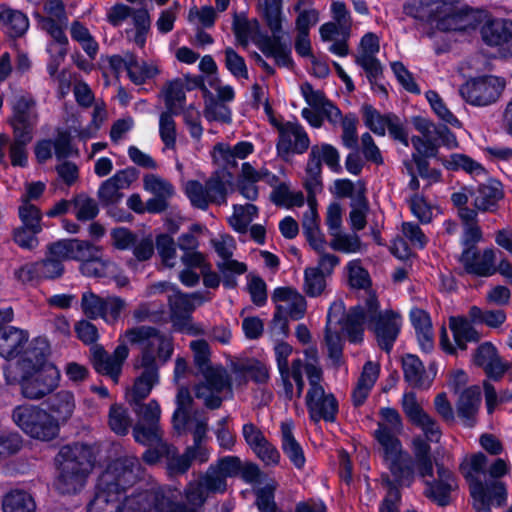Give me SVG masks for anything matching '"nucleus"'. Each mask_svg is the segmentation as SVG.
Here are the masks:
<instances>
[{
	"label": "nucleus",
	"mask_w": 512,
	"mask_h": 512,
	"mask_svg": "<svg viewBox=\"0 0 512 512\" xmlns=\"http://www.w3.org/2000/svg\"><path fill=\"white\" fill-rule=\"evenodd\" d=\"M91 352L92 364L95 370L117 383L122 372V366L129 355L127 346L125 344L118 345L112 354L107 353L100 346H94Z\"/></svg>",
	"instance_id": "22"
},
{
	"label": "nucleus",
	"mask_w": 512,
	"mask_h": 512,
	"mask_svg": "<svg viewBox=\"0 0 512 512\" xmlns=\"http://www.w3.org/2000/svg\"><path fill=\"white\" fill-rule=\"evenodd\" d=\"M471 496L476 512H490L491 504L500 506L506 501L507 491L500 481H491L486 485L476 481L471 485Z\"/></svg>",
	"instance_id": "24"
},
{
	"label": "nucleus",
	"mask_w": 512,
	"mask_h": 512,
	"mask_svg": "<svg viewBox=\"0 0 512 512\" xmlns=\"http://www.w3.org/2000/svg\"><path fill=\"white\" fill-rule=\"evenodd\" d=\"M194 361L203 380L194 387L195 397L209 409H217L224 400V394H231V378L221 365L209 364V346L204 340L190 343Z\"/></svg>",
	"instance_id": "5"
},
{
	"label": "nucleus",
	"mask_w": 512,
	"mask_h": 512,
	"mask_svg": "<svg viewBox=\"0 0 512 512\" xmlns=\"http://www.w3.org/2000/svg\"><path fill=\"white\" fill-rule=\"evenodd\" d=\"M116 265L104 257L101 250L92 260L80 264V272L87 277L106 278L116 273Z\"/></svg>",
	"instance_id": "42"
},
{
	"label": "nucleus",
	"mask_w": 512,
	"mask_h": 512,
	"mask_svg": "<svg viewBox=\"0 0 512 512\" xmlns=\"http://www.w3.org/2000/svg\"><path fill=\"white\" fill-rule=\"evenodd\" d=\"M193 402V399L191 397V394L188 390V388L182 386L178 389V393L176 395V405L177 408L174 411L172 422L173 426L177 431H182L185 429L189 410L191 407V404Z\"/></svg>",
	"instance_id": "51"
},
{
	"label": "nucleus",
	"mask_w": 512,
	"mask_h": 512,
	"mask_svg": "<svg viewBox=\"0 0 512 512\" xmlns=\"http://www.w3.org/2000/svg\"><path fill=\"white\" fill-rule=\"evenodd\" d=\"M272 301L276 304V312L272 321V333L286 335V317L299 320L306 312V300L302 294L290 287L276 288L272 294Z\"/></svg>",
	"instance_id": "13"
},
{
	"label": "nucleus",
	"mask_w": 512,
	"mask_h": 512,
	"mask_svg": "<svg viewBox=\"0 0 512 512\" xmlns=\"http://www.w3.org/2000/svg\"><path fill=\"white\" fill-rule=\"evenodd\" d=\"M108 424L111 430L118 435H126L131 426V418L126 408L114 404L110 407Z\"/></svg>",
	"instance_id": "62"
},
{
	"label": "nucleus",
	"mask_w": 512,
	"mask_h": 512,
	"mask_svg": "<svg viewBox=\"0 0 512 512\" xmlns=\"http://www.w3.org/2000/svg\"><path fill=\"white\" fill-rule=\"evenodd\" d=\"M270 198L274 204L287 208L300 207L304 204L303 193L291 191L290 183L287 180H283L273 188Z\"/></svg>",
	"instance_id": "44"
},
{
	"label": "nucleus",
	"mask_w": 512,
	"mask_h": 512,
	"mask_svg": "<svg viewBox=\"0 0 512 512\" xmlns=\"http://www.w3.org/2000/svg\"><path fill=\"white\" fill-rule=\"evenodd\" d=\"M482 39L491 46L508 43L512 38V21L506 19H493L487 21L481 29Z\"/></svg>",
	"instance_id": "34"
},
{
	"label": "nucleus",
	"mask_w": 512,
	"mask_h": 512,
	"mask_svg": "<svg viewBox=\"0 0 512 512\" xmlns=\"http://www.w3.org/2000/svg\"><path fill=\"white\" fill-rule=\"evenodd\" d=\"M165 112L179 114L185 102V91L180 80H174L167 84L164 91Z\"/></svg>",
	"instance_id": "54"
},
{
	"label": "nucleus",
	"mask_w": 512,
	"mask_h": 512,
	"mask_svg": "<svg viewBox=\"0 0 512 512\" xmlns=\"http://www.w3.org/2000/svg\"><path fill=\"white\" fill-rule=\"evenodd\" d=\"M48 413L58 422V427L66 423L76 409L75 396L71 391L60 390L47 401Z\"/></svg>",
	"instance_id": "29"
},
{
	"label": "nucleus",
	"mask_w": 512,
	"mask_h": 512,
	"mask_svg": "<svg viewBox=\"0 0 512 512\" xmlns=\"http://www.w3.org/2000/svg\"><path fill=\"white\" fill-rule=\"evenodd\" d=\"M12 109L11 125L14 135L33 138L35 127L39 121L34 99L29 96H20L14 102Z\"/></svg>",
	"instance_id": "20"
},
{
	"label": "nucleus",
	"mask_w": 512,
	"mask_h": 512,
	"mask_svg": "<svg viewBox=\"0 0 512 512\" xmlns=\"http://www.w3.org/2000/svg\"><path fill=\"white\" fill-rule=\"evenodd\" d=\"M59 474L55 482L57 490L63 494L79 492L85 485L92 470L88 451L80 446H64L57 455Z\"/></svg>",
	"instance_id": "8"
},
{
	"label": "nucleus",
	"mask_w": 512,
	"mask_h": 512,
	"mask_svg": "<svg viewBox=\"0 0 512 512\" xmlns=\"http://www.w3.org/2000/svg\"><path fill=\"white\" fill-rule=\"evenodd\" d=\"M426 99L433 109L434 113L445 123L454 127L460 126V121L457 117L447 108L439 94L433 90L426 92Z\"/></svg>",
	"instance_id": "64"
},
{
	"label": "nucleus",
	"mask_w": 512,
	"mask_h": 512,
	"mask_svg": "<svg viewBox=\"0 0 512 512\" xmlns=\"http://www.w3.org/2000/svg\"><path fill=\"white\" fill-rule=\"evenodd\" d=\"M504 79L484 76L467 81L460 88V94L469 104L487 106L496 102L505 88Z\"/></svg>",
	"instance_id": "17"
},
{
	"label": "nucleus",
	"mask_w": 512,
	"mask_h": 512,
	"mask_svg": "<svg viewBox=\"0 0 512 512\" xmlns=\"http://www.w3.org/2000/svg\"><path fill=\"white\" fill-rule=\"evenodd\" d=\"M402 368L405 380L413 387L428 388L431 380L425 372V368L421 360L413 355L407 354L402 358Z\"/></svg>",
	"instance_id": "36"
},
{
	"label": "nucleus",
	"mask_w": 512,
	"mask_h": 512,
	"mask_svg": "<svg viewBox=\"0 0 512 512\" xmlns=\"http://www.w3.org/2000/svg\"><path fill=\"white\" fill-rule=\"evenodd\" d=\"M411 144L415 149L412 154L413 160L415 161L419 174L424 175V167L426 165V159L436 156L438 146L424 140L420 136H413L411 138Z\"/></svg>",
	"instance_id": "55"
},
{
	"label": "nucleus",
	"mask_w": 512,
	"mask_h": 512,
	"mask_svg": "<svg viewBox=\"0 0 512 512\" xmlns=\"http://www.w3.org/2000/svg\"><path fill=\"white\" fill-rule=\"evenodd\" d=\"M29 27L25 14L8 7H0V28L11 37L23 35Z\"/></svg>",
	"instance_id": "37"
},
{
	"label": "nucleus",
	"mask_w": 512,
	"mask_h": 512,
	"mask_svg": "<svg viewBox=\"0 0 512 512\" xmlns=\"http://www.w3.org/2000/svg\"><path fill=\"white\" fill-rule=\"evenodd\" d=\"M72 206L74 208L75 217L79 221L85 222L93 220L99 213L97 202L85 194L76 195L72 199Z\"/></svg>",
	"instance_id": "58"
},
{
	"label": "nucleus",
	"mask_w": 512,
	"mask_h": 512,
	"mask_svg": "<svg viewBox=\"0 0 512 512\" xmlns=\"http://www.w3.org/2000/svg\"><path fill=\"white\" fill-rule=\"evenodd\" d=\"M20 371V390L26 399L41 400L59 386L60 371L54 364H44L39 368L28 367Z\"/></svg>",
	"instance_id": "12"
},
{
	"label": "nucleus",
	"mask_w": 512,
	"mask_h": 512,
	"mask_svg": "<svg viewBox=\"0 0 512 512\" xmlns=\"http://www.w3.org/2000/svg\"><path fill=\"white\" fill-rule=\"evenodd\" d=\"M14 423L31 438L50 441L59 433L58 422L47 410L31 404L15 407L12 412Z\"/></svg>",
	"instance_id": "11"
},
{
	"label": "nucleus",
	"mask_w": 512,
	"mask_h": 512,
	"mask_svg": "<svg viewBox=\"0 0 512 512\" xmlns=\"http://www.w3.org/2000/svg\"><path fill=\"white\" fill-rule=\"evenodd\" d=\"M327 278L320 269L306 267L304 270L303 291L312 298L324 295L328 287Z\"/></svg>",
	"instance_id": "46"
},
{
	"label": "nucleus",
	"mask_w": 512,
	"mask_h": 512,
	"mask_svg": "<svg viewBox=\"0 0 512 512\" xmlns=\"http://www.w3.org/2000/svg\"><path fill=\"white\" fill-rule=\"evenodd\" d=\"M380 50L379 38L372 32L366 33L360 40L355 63L366 74L369 82L373 84L382 74V66L377 58Z\"/></svg>",
	"instance_id": "21"
},
{
	"label": "nucleus",
	"mask_w": 512,
	"mask_h": 512,
	"mask_svg": "<svg viewBox=\"0 0 512 512\" xmlns=\"http://www.w3.org/2000/svg\"><path fill=\"white\" fill-rule=\"evenodd\" d=\"M410 319L422 349L430 350L433 346V333L429 315L422 309H413L410 312Z\"/></svg>",
	"instance_id": "39"
},
{
	"label": "nucleus",
	"mask_w": 512,
	"mask_h": 512,
	"mask_svg": "<svg viewBox=\"0 0 512 512\" xmlns=\"http://www.w3.org/2000/svg\"><path fill=\"white\" fill-rule=\"evenodd\" d=\"M403 12L441 31L465 30L474 22L470 9L452 0H406Z\"/></svg>",
	"instance_id": "4"
},
{
	"label": "nucleus",
	"mask_w": 512,
	"mask_h": 512,
	"mask_svg": "<svg viewBox=\"0 0 512 512\" xmlns=\"http://www.w3.org/2000/svg\"><path fill=\"white\" fill-rule=\"evenodd\" d=\"M473 360L476 365L485 370L490 378L498 379L506 370L496 348L490 342H485L477 348Z\"/></svg>",
	"instance_id": "30"
},
{
	"label": "nucleus",
	"mask_w": 512,
	"mask_h": 512,
	"mask_svg": "<svg viewBox=\"0 0 512 512\" xmlns=\"http://www.w3.org/2000/svg\"><path fill=\"white\" fill-rule=\"evenodd\" d=\"M381 419L374 435L380 446L383 458L398 486L409 487L414 481V467L411 457L402 449L398 438L403 429L399 413L393 408H383Z\"/></svg>",
	"instance_id": "3"
},
{
	"label": "nucleus",
	"mask_w": 512,
	"mask_h": 512,
	"mask_svg": "<svg viewBox=\"0 0 512 512\" xmlns=\"http://www.w3.org/2000/svg\"><path fill=\"white\" fill-rule=\"evenodd\" d=\"M487 458L484 454L478 453L466 458L461 466V472L470 481V486L479 480V475L484 472Z\"/></svg>",
	"instance_id": "63"
},
{
	"label": "nucleus",
	"mask_w": 512,
	"mask_h": 512,
	"mask_svg": "<svg viewBox=\"0 0 512 512\" xmlns=\"http://www.w3.org/2000/svg\"><path fill=\"white\" fill-rule=\"evenodd\" d=\"M305 374L309 384L305 404L310 420L315 423L321 420L334 422L338 414L339 404L335 395L322 384V369L314 361L305 366Z\"/></svg>",
	"instance_id": "10"
},
{
	"label": "nucleus",
	"mask_w": 512,
	"mask_h": 512,
	"mask_svg": "<svg viewBox=\"0 0 512 512\" xmlns=\"http://www.w3.org/2000/svg\"><path fill=\"white\" fill-rule=\"evenodd\" d=\"M29 335L25 330L8 326L0 329V356L14 358L28 342Z\"/></svg>",
	"instance_id": "32"
},
{
	"label": "nucleus",
	"mask_w": 512,
	"mask_h": 512,
	"mask_svg": "<svg viewBox=\"0 0 512 512\" xmlns=\"http://www.w3.org/2000/svg\"><path fill=\"white\" fill-rule=\"evenodd\" d=\"M225 175L213 174L205 184L197 180H188L184 185V192L191 204L205 210L210 203L221 204L226 198Z\"/></svg>",
	"instance_id": "15"
},
{
	"label": "nucleus",
	"mask_w": 512,
	"mask_h": 512,
	"mask_svg": "<svg viewBox=\"0 0 512 512\" xmlns=\"http://www.w3.org/2000/svg\"><path fill=\"white\" fill-rule=\"evenodd\" d=\"M3 512H35L36 504L33 497L23 490H12L2 501Z\"/></svg>",
	"instance_id": "41"
},
{
	"label": "nucleus",
	"mask_w": 512,
	"mask_h": 512,
	"mask_svg": "<svg viewBox=\"0 0 512 512\" xmlns=\"http://www.w3.org/2000/svg\"><path fill=\"white\" fill-rule=\"evenodd\" d=\"M143 186L147 192L157 197L171 198L175 194V189L171 182L156 174L145 175Z\"/></svg>",
	"instance_id": "61"
},
{
	"label": "nucleus",
	"mask_w": 512,
	"mask_h": 512,
	"mask_svg": "<svg viewBox=\"0 0 512 512\" xmlns=\"http://www.w3.org/2000/svg\"><path fill=\"white\" fill-rule=\"evenodd\" d=\"M469 317L474 324H485L491 328L501 326L506 320L503 310H481L476 306L470 308Z\"/></svg>",
	"instance_id": "60"
},
{
	"label": "nucleus",
	"mask_w": 512,
	"mask_h": 512,
	"mask_svg": "<svg viewBox=\"0 0 512 512\" xmlns=\"http://www.w3.org/2000/svg\"><path fill=\"white\" fill-rule=\"evenodd\" d=\"M415 129L421 134V138L437 146L440 142L448 140L449 130L445 126H438L423 117H415L412 121Z\"/></svg>",
	"instance_id": "43"
},
{
	"label": "nucleus",
	"mask_w": 512,
	"mask_h": 512,
	"mask_svg": "<svg viewBox=\"0 0 512 512\" xmlns=\"http://www.w3.org/2000/svg\"><path fill=\"white\" fill-rule=\"evenodd\" d=\"M143 372L136 378L131 391L128 394L130 403L137 404L146 398L152 388L159 381V372L152 369L142 368Z\"/></svg>",
	"instance_id": "40"
},
{
	"label": "nucleus",
	"mask_w": 512,
	"mask_h": 512,
	"mask_svg": "<svg viewBox=\"0 0 512 512\" xmlns=\"http://www.w3.org/2000/svg\"><path fill=\"white\" fill-rule=\"evenodd\" d=\"M293 11L297 14L295 27L297 32H309L319 22V11L312 0H296Z\"/></svg>",
	"instance_id": "38"
},
{
	"label": "nucleus",
	"mask_w": 512,
	"mask_h": 512,
	"mask_svg": "<svg viewBox=\"0 0 512 512\" xmlns=\"http://www.w3.org/2000/svg\"><path fill=\"white\" fill-rule=\"evenodd\" d=\"M18 217L21 221L20 226L27 227L36 232H42V212L36 205L22 200L18 207Z\"/></svg>",
	"instance_id": "57"
},
{
	"label": "nucleus",
	"mask_w": 512,
	"mask_h": 512,
	"mask_svg": "<svg viewBox=\"0 0 512 512\" xmlns=\"http://www.w3.org/2000/svg\"><path fill=\"white\" fill-rule=\"evenodd\" d=\"M437 480L425 481L424 494L440 506H446L450 502V493L457 484L453 473L441 464H437Z\"/></svg>",
	"instance_id": "26"
},
{
	"label": "nucleus",
	"mask_w": 512,
	"mask_h": 512,
	"mask_svg": "<svg viewBox=\"0 0 512 512\" xmlns=\"http://www.w3.org/2000/svg\"><path fill=\"white\" fill-rule=\"evenodd\" d=\"M124 337L127 343L139 348L135 362L136 368H147L159 372L174 351L172 338L151 326H138L126 330Z\"/></svg>",
	"instance_id": "6"
},
{
	"label": "nucleus",
	"mask_w": 512,
	"mask_h": 512,
	"mask_svg": "<svg viewBox=\"0 0 512 512\" xmlns=\"http://www.w3.org/2000/svg\"><path fill=\"white\" fill-rule=\"evenodd\" d=\"M217 18V13L215 8L212 6H202L198 8L197 6H192L187 15V20L190 24L195 26V28L201 29H209L214 26Z\"/></svg>",
	"instance_id": "59"
},
{
	"label": "nucleus",
	"mask_w": 512,
	"mask_h": 512,
	"mask_svg": "<svg viewBox=\"0 0 512 512\" xmlns=\"http://www.w3.org/2000/svg\"><path fill=\"white\" fill-rule=\"evenodd\" d=\"M364 324L373 330L379 347L390 352L400 332L402 318L392 310L379 311L376 296L369 294L365 306L358 304L346 315L343 329L351 342L363 340Z\"/></svg>",
	"instance_id": "2"
},
{
	"label": "nucleus",
	"mask_w": 512,
	"mask_h": 512,
	"mask_svg": "<svg viewBox=\"0 0 512 512\" xmlns=\"http://www.w3.org/2000/svg\"><path fill=\"white\" fill-rule=\"evenodd\" d=\"M50 345L46 338L33 339L24 351L20 361V370L24 368H39L44 364H53L49 361Z\"/></svg>",
	"instance_id": "33"
},
{
	"label": "nucleus",
	"mask_w": 512,
	"mask_h": 512,
	"mask_svg": "<svg viewBox=\"0 0 512 512\" xmlns=\"http://www.w3.org/2000/svg\"><path fill=\"white\" fill-rule=\"evenodd\" d=\"M481 404V391L479 386L463 389L456 402V411L462 423L472 427L476 423L478 410Z\"/></svg>",
	"instance_id": "27"
},
{
	"label": "nucleus",
	"mask_w": 512,
	"mask_h": 512,
	"mask_svg": "<svg viewBox=\"0 0 512 512\" xmlns=\"http://www.w3.org/2000/svg\"><path fill=\"white\" fill-rule=\"evenodd\" d=\"M176 114L171 112H162L159 116V136L164 144V148L174 150L177 141V127L174 120Z\"/></svg>",
	"instance_id": "56"
},
{
	"label": "nucleus",
	"mask_w": 512,
	"mask_h": 512,
	"mask_svg": "<svg viewBox=\"0 0 512 512\" xmlns=\"http://www.w3.org/2000/svg\"><path fill=\"white\" fill-rule=\"evenodd\" d=\"M158 73L159 69L154 62L140 61L134 54L132 55L127 74L134 84H144L149 79L154 78Z\"/></svg>",
	"instance_id": "50"
},
{
	"label": "nucleus",
	"mask_w": 512,
	"mask_h": 512,
	"mask_svg": "<svg viewBox=\"0 0 512 512\" xmlns=\"http://www.w3.org/2000/svg\"><path fill=\"white\" fill-rule=\"evenodd\" d=\"M281 446L284 454L297 469L304 467V452L293 435V425L291 422L281 423Z\"/></svg>",
	"instance_id": "35"
},
{
	"label": "nucleus",
	"mask_w": 512,
	"mask_h": 512,
	"mask_svg": "<svg viewBox=\"0 0 512 512\" xmlns=\"http://www.w3.org/2000/svg\"><path fill=\"white\" fill-rule=\"evenodd\" d=\"M344 307L342 302H335L330 307L327 314V328L325 334V342L329 357L334 363H340L342 356V338L338 331H333L331 325L333 322L338 323L342 319Z\"/></svg>",
	"instance_id": "28"
},
{
	"label": "nucleus",
	"mask_w": 512,
	"mask_h": 512,
	"mask_svg": "<svg viewBox=\"0 0 512 512\" xmlns=\"http://www.w3.org/2000/svg\"><path fill=\"white\" fill-rule=\"evenodd\" d=\"M277 367L283 382L286 396L289 399L293 398V384L292 380L296 384L297 397H301L304 390L303 373H305V366L308 363H317L315 358L311 361L303 362L301 359H295L292 364L289 365L288 358L292 353V347L286 342H279L274 347Z\"/></svg>",
	"instance_id": "14"
},
{
	"label": "nucleus",
	"mask_w": 512,
	"mask_h": 512,
	"mask_svg": "<svg viewBox=\"0 0 512 512\" xmlns=\"http://www.w3.org/2000/svg\"><path fill=\"white\" fill-rule=\"evenodd\" d=\"M230 224L239 233H245L250 223L257 217L258 208L254 204L234 205Z\"/></svg>",
	"instance_id": "53"
},
{
	"label": "nucleus",
	"mask_w": 512,
	"mask_h": 512,
	"mask_svg": "<svg viewBox=\"0 0 512 512\" xmlns=\"http://www.w3.org/2000/svg\"><path fill=\"white\" fill-rule=\"evenodd\" d=\"M459 261L469 274L488 277L495 273V252L492 249L481 253L476 248L463 249Z\"/></svg>",
	"instance_id": "25"
},
{
	"label": "nucleus",
	"mask_w": 512,
	"mask_h": 512,
	"mask_svg": "<svg viewBox=\"0 0 512 512\" xmlns=\"http://www.w3.org/2000/svg\"><path fill=\"white\" fill-rule=\"evenodd\" d=\"M502 196L501 186L497 181H489L478 185L477 188H473V204L475 210L481 212L494 211Z\"/></svg>",
	"instance_id": "31"
},
{
	"label": "nucleus",
	"mask_w": 512,
	"mask_h": 512,
	"mask_svg": "<svg viewBox=\"0 0 512 512\" xmlns=\"http://www.w3.org/2000/svg\"><path fill=\"white\" fill-rule=\"evenodd\" d=\"M321 160L318 157V148L312 147L306 166L305 187L309 193H316L321 190Z\"/></svg>",
	"instance_id": "52"
},
{
	"label": "nucleus",
	"mask_w": 512,
	"mask_h": 512,
	"mask_svg": "<svg viewBox=\"0 0 512 512\" xmlns=\"http://www.w3.org/2000/svg\"><path fill=\"white\" fill-rule=\"evenodd\" d=\"M278 131L277 150L279 154H303L309 148L310 139L298 122H285L279 125Z\"/></svg>",
	"instance_id": "23"
},
{
	"label": "nucleus",
	"mask_w": 512,
	"mask_h": 512,
	"mask_svg": "<svg viewBox=\"0 0 512 512\" xmlns=\"http://www.w3.org/2000/svg\"><path fill=\"white\" fill-rule=\"evenodd\" d=\"M134 412L139 417V422L133 429L135 440L141 444H152L159 442L162 434L159 426L161 409L156 400H151L147 404H134Z\"/></svg>",
	"instance_id": "18"
},
{
	"label": "nucleus",
	"mask_w": 512,
	"mask_h": 512,
	"mask_svg": "<svg viewBox=\"0 0 512 512\" xmlns=\"http://www.w3.org/2000/svg\"><path fill=\"white\" fill-rule=\"evenodd\" d=\"M126 302L117 296L101 297L91 290L82 293L80 308L82 313L88 319H103L106 323L116 322L124 308Z\"/></svg>",
	"instance_id": "16"
},
{
	"label": "nucleus",
	"mask_w": 512,
	"mask_h": 512,
	"mask_svg": "<svg viewBox=\"0 0 512 512\" xmlns=\"http://www.w3.org/2000/svg\"><path fill=\"white\" fill-rule=\"evenodd\" d=\"M449 328L452 331L454 344L450 342L445 328L441 330L440 344L447 353L455 354L457 349L466 350L468 342H478L480 333L473 327L472 320L465 317H451Z\"/></svg>",
	"instance_id": "19"
},
{
	"label": "nucleus",
	"mask_w": 512,
	"mask_h": 512,
	"mask_svg": "<svg viewBox=\"0 0 512 512\" xmlns=\"http://www.w3.org/2000/svg\"><path fill=\"white\" fill-rule=\"evenodd\" d=\"M227 488V478L217 467L210 465L198 481L190 482L185 489L186 503H179L178 489L171 486H161V490H170L171 501L167 512H203V505L210 493H224Z\"/></svg>",
	"instance_id": "7"
},
{
	"label": "nucleus",
	"mask_w": 512,
	"mask_h": 512,
	"mask_svg": "<svg viewBox=\"0 0 512 512\" xmlns=\"http://www.w3.org/2000/svg\"><path fill=\"white\" fill-rule=\"evenodd\" d=\"M258 8L272 33L282 30V0H259Z\"/></svg>",
	"instance_id": "48"
},
{
	"label": "nucleus",
	"mask_w": 512,
	"mask_h": 512,
	"mask_svg": "<svg viewBox=\"0 0 512 512\" xmlns=\"http://www.w3.org/2000/svg\"><path fill=\"white\" fill-rule=\"evenodd\" d=\"M232 26L236 39L244 47L250 41L256 40L260 30L259 22L256 19H248L240 15H235Z\"/></svg>",
	"instance_id": "45"
},
{
	"label": "nucleus",
	"mask_w": 512,
	"mask_h": 512,
	"mask_svg": "<svg viewBox=\"0 0 512 512\" xmlns=\"http://www.w3.org/2000/svg\"><path fill=\"white\" fill-rule=\"evenodd\" d=\"M346 269L351 287L362 289L364 291L363 301L360 304L365 306V300L369 294L375 295L373 292L368 290L370 286V277L368 272L361 266L359 260L350 261L347 264Z\"/></svg>",
	"instance_id": "49"
},
{
	"label": "nucleus",
	"mask_w": 512,
	"mask_h": 512,
	"mask_svg": "<svg viewBox=\"0 0 512 512\" xmlns=\"http://www.w3.org/2000/svg\"><path fill=\"white\" fill-rule=\"evenodd\" d=\"M153 288L170 292L167 298L170 307V317L175 330L189 335L203 333L201 326L193 322L191 315L197 306L211 299L209 293H183L175 286L166 283H159Z\"/></svg>",
	"instance_id": "9"
},
{
	"label": "nucleus",
	"mask_w": 512,
	"mask_h": 512,
	"mask_svg": "<svg viewBox=\"0 0 512 512\" xmlns=\"http://www.w3.org/2000/svg\"><path fill=\"white\" fill-rule=\"evenodd\" d=\"M256 169L249 162L242 164L241 173L238 178L237 187L240 194L250 201L257 199L259 191L256 183Z\"/></svg>",
	"instance_id": "47"
},
{
	"label": "nucleus",
	"mask_w": 512,
	"mask_h": 512,
	"mask_svg": "<svg viewBox=\"0 0 512 512\" xmlns=\"http://www.w3.org/2000/svg\"><path fill=\"white\" fill-rule=\"evenodd\" d=\"M143 470L136 457L119 458L112 462L98 479L93 499L87 512H167L171 501L170 490L160 485L127 495Z\"/></svg>",
	"instance_id": "1"
}]
</instances>
